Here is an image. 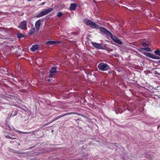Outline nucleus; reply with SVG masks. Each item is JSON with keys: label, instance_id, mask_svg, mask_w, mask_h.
I'll use <instances>...</instances> for the list:
<instances>
[{"label": "nucleus", "instance_id": "31", "mask_svg": "<svg viewBox=\"0 0 160 160\" xmlns=\"http://www.w3.org/2000/svg\"><path fill=\"white\" fill-rule=\"evenodd\" d=\"M158 128H160V125L159 126H158Z\"/></svg>", "mask_w": 160, "mask_h": 160}, {"label": "nucleus", "instance_id": "29", "mask_svg": "<svg viewBox=\"0 0 160 160\" xmlns=\"http://www.w3.org/2000/svg\"><path fill=\"white\" fill-rule=\"evenodd\" d=\"M16 139V138H11L12 139Z\"/></svg>", "mask_w": 160, "mask_h": 160}, {"label": "nucleus", "instance_id": "15", "mask_svg": "<svg viewBox=\"0 0 160 160\" xmlns=\"http://www.w3.org/2000/svg\"><path fill=\"white\" fill-rule=\"evenodd\" d=\"M141 49H143L144 50H145L147 51L148 52H151L152 51L151 49L147 47H145L143 48H142L140 49L139 51H140Z\"/></svg>", "mask_w": 160, "mask_h": 160}, {"label": "nucleus", "instance_id": "28", "mask_svg": "<svg viewBox=\"0 0 160 160\" xmlns=\"http://www.w3.org/2000/svg\"><path fill=\"white\" fill-rule=\"evenodd\" d=\"M21 133H22V134H25L28 133L27 132H21Z\"/></svg>", "mask_w": 160, "mask_h": 160}, {"label": "nucleus", "instance_id": "26", "mask_svg": "<svg viewBox=\"0 0 160 160\" xmlns=\"http://www.w3.org/2000/svg\"><path fill=\"white\" fill-rule=\"evenodd\" d=\"M6 138H9V139H11L12 138V137H10L9 136H5Z\"/></svg>", "mask_w": 160, "mask_h": 160}, {"label": "nucleus", "instance_id": "11", "mask_svg": "<svg viewBox=\"0 0 160 160\" xmlns=\"http://www.w3.org/2000/svg\"><path fill=\"white\" fill-rule=\"evenodd\" d=\"M56 43H58V42L53 41H48L46 42V44L48 46L50 45H53Z\"/></svg>", "mask_w": 160, "mask_h": 160}, {"label": "nucleus", "instance_id": "12", "mask_svg": "<svg viewBox=\"0 0 160 160\" xmlns=\"http://www.w3.org/2000/svg\"><path fill=\"white\" fill-rule=\"evenodd\" d=\"M115 112L116 113L118 114V113H122L123 112V110L121 109H120V107H119L118 108L115 109Z\"/></svg>", "mask_w": 160, "mask_h": 160}, {"label": "nucleus", "instance_id": "27", "mask_svg": "<svg viewBox=\"0 0 160 160\" xmlns=\"http://www.w3.org/2000/svg\"><path fill=\"white\" fill-rule=\"evenodd\" d=\"M17 114V111H15L14 114L13 115V116H14L16 115Z\"/></svg>", "mask_w": 160, "mask_h": 160}, {"label": "nucleus", "instance_id": "2", "mask_svg": "<svg viewBox=\"0 0 160 160\" xmlns=\"http://www.w3.org/2000/svg\"><path fill=\"white\" fill-rule=\"evenodd\" d=\"M99 70L102 71H105L110 69L109 66L106 63L102 62L100 63L98 65Z\"/></svg>", "mask_w": 160, "mask_h": 160}, {"label": "nucleus", "instance_id": "33", "mask_svg": "<svg viewBox=\"0 0 160 160\" xmlns=\"http://www.w3.org/2000/svg\"><path fill=\"white\" fill-rule=\"evenodd\" d=\"M128 110L129 111V110L128 108Z\"/></svg>", "mask_w": 160, "mask_h": 160}, {"label": "nucleus", "instance_id": "9", "mask_svg": "<svg viewBox=\"0 0 160 160\" xmlns=\"http://www.w3.org/2000/svg\"><path fill=\"white\" fill-rule=\"evenodd\" d=\"M39 48V47L38 45H33L31 48L30 50L34 52L36 50L38 49Z\"/></svg>", "mask_w": 160, "mask_h": 160}, {"label": "nucleus", "instance_id": "22", "mask_svg": "<svg viewBox=\"0 0 160 160\" xmlns=\"http://www.w3.org/2000/svg\"><path fill=\"white\" fill-rule=\"evenodd\" d=\"M6 126L7 128H8V129L9 130H11V127L9 126L8 124V123H6Z\"/></svg>", "mask_w": 160, "mask_h": 160}, {"label": "nucleus", "instance_id": "20", "mask_svg": "<svg viewBox=\"0 0 160 160\" xmlns=\"http://www.w3.org/2000/svg\"><path fill=\"white\" fill-rule=\"evenodd\" d=\"M142 46L144 47V48H145V47H148V44L147 43H145V42H142Z\"/></svg>", "mask_w": 160, "mask_h": 160}, {"label": "nucleus", "instance_id": "5", "mask_svg": "<svg viewBox=\"0 0 160 160\" xmlns=\"http://www.w3.org/2000/svg\"><path fill=\"white\" fill-rule=\"evenodd\" d=\"M74 113V112H69V113H66L62 114L61 115H60L59 116H58L55 118L53 119H52V120L50 121L49 122H48V124H46V125H48V124H50V123H52L53 122L55 121L56 120L59 119V118H61V117H63L64 116H65L67 115L73 114Z\"/></svg>", "mask_w": 160, "mask_h": 160}, {"label": "nucleus", "instance_id": "8", "mask_svg": "<svg viewBox=\"0 0 160 160\" xmlns=\"http://www.w3.org/2000/svg\"><path fill=\"white\" fill-rule=\"evenodd\" d=\"M41 20H39L37 21L35 23V27L37 31H38L39 29L40 26L41 24Z\"/></svg>", "mask_w": 160, "mask_h": 160}, {"label": "nucleus", "instance_id": "1", "mask_svg": "<svg viewBox=\"0 0 160 160\" xmlns=\"http://www.w3.org/2000/svg\"><path fill=\"white\" fill-rule=\"evenodd\" d=\"M84 23L89 26L92 28L99 29L102 32L101 33L102 34L104 33V34L108 35L110 37L112 35L111 32L107 29L104 27H99L94 22L88 18L84 19Z\"/></svg>", "mask_w": 160, "mask_h": 160}, {"label": "nucleus", "instance_id": "25", "mask_svg": "<svg viewBox=\"0 0 160 160\" xmlns=\"http://www.w3.org/2000/svg\"><path fill=\"white\" fill-rule=\"evenodd\" d=\"M53 73H50L49 75V77L50 78H52L53 77Z\"/></svg>", "mask_w": 160, "mask_h": 160}, {"label": "nucleus", "instance_id": "18", "mask_svg": "<svg viewBox=\"0 0 160 160\" xmlns=\"http://www.w3.org/2000/svg\"><path fill=\"white\" fill-rule=\"evenodd\" d=\"M154 52L156 54L160 56V50H157L154 51Z\"/></svg>", "mask_w": 160, "mask_h": 160}, {"label": "nucleus", "instance_id": "17", "mask_svg": "<svg viewBox=\"0 0 160 160\" xmlns=\"http://www.w3.org/2000/svg\"><path fill=\"white\" fill-rule=\"evenodd\" d=\"M17 36L19 38H20L24 37V35L21 33H18L17 34Z\"/></svg>", "mask_w": 160, "mask_h": 160}, {"label": "nucleus", "instance_id": "14", "mask_svg": "<svg viewBox=\"0 0 160 160\" xmlns=\"http://www.w3.org/2000/svg\"><path fill=\"white\" fill-rule=\"evenodd\" d=\"M56 70H57L56 68L55 67H53L51 69V70H50V72L51 73L54 74L56 72Z\"/></svg>", "mask_w": 160, "mask_h": 160}, {"label": "nucleus", "instance_id": "13", "mask_svg": "<svg viewBox=\"0 0 160 160\" xmlns=\"http://www.w3.org/2000/svg\"><path fill=\"white\" fill-rule=\"evenodd\" d=\"M143 54L147 56L150 58H152L153 54H152L151 53H149L147 52H144L143 53Z\"/></svg>", "mask_w": 160, "mask_h": 160}, {"label": "nucleus", "instance_id": "32", "mask_svg": "<svg viewBox=\"0 0 160 160\" xmlns=\"http://www.w3.org/2000/svg\"><path fill=\"white\" fill-rule=\"evenodd\" d=\"M28 1H32V0H27Z\"/></svg>", "mask_w": 160, "mask_h": 160}, {"label": "nucleus", "instance_id": "21", "mask_svg": "<svg viewBox=\"0 0 160 160\" xmlns=\"http://www.w3.org/2000/svg\"><path fill=\"white\" fill-rule=\"evenodd\" d=\"M63 15V13H62V12H58V14L57 15V16L60 17H61L62 15Z\"/></svg>", "mask_w": 160, "mask_h": 160}, {"label": "nucleus", "instance_id": "6", "mask_svg": "<svg viewBox=\"0 0 160 160\" xmlns=\"http://www.w3.org/2000/svg\"><path fill=\"white\" fill-rule=\"evenodd\" d=\"M27 23L26 21H23L19 24L18 28L22 30H26L27 28Z\"/></svg>", "mask_w": 160, "mask_h": 160}, {"label": "nucleus", "instance_id": "19", "mask_svg": "<svg viewBox=\"0 0 160 160\" xmlns=\"http://www.w3.org/2000/svg\"><path fill=\"white\" fill-rule=\"evenodd\" d=\"M152 58L156 59H160V57L157 56L153 54Z\"/></svg>", "mask_w": 160, "mask_h": 160}, {"label": "nucleus", "instance_id": "24", "mask_svg": "<svg viewBox=\"0 0 160 160\" xmlns=\"http://www.w3.org/2000/svg\"><path fill=\"white\" fill-rule=\"evenodd\" d=\"M154 74L155 75H158L160 76V73L156 71H154Z\"/></svg>", "mask_w": 160, "mask_h": 160}, {"label": "nucleus", "instance_id": "3", "mask_svg": "<svg viewBox=\"0 0 160 160\" xmlns=\"http://www.w3.org/2000/svg\"><path fill=\"white\" fill-rule=\"evenodd\" d=\"M53 10L52 8H50L48 9H44L43 11H42L37 16V17L40 18L44 15H45L49 12H51Z\"/></svg>", "mask_w": 160, "mask_h": 160}, {"label": "nucleus", "instance_id": "10", "mask_svg": "<svg viewBox=\"0 0 160 160\" xmlns=\"http://www.w3.org/2000/svg\"><path fill=\"white\" fill-rule=\"evenodd\" d=\"M77 7V5L74 3H72L69 7L71 11L74 10Z\"/></svg>", "mask_w": 160, "mask_h": 160}, {"label": "nucleus", "instance_id": "34", "mask_svg": "<svg viewBox=\"0 0 160 160\" xmlns=\"http://www.w3.org/2000/svg\"><path fill=\"white\" fill-rule=\"evenodd\" d=\"M145 0V1L146 0Z\"/></svg>", "mask_w": 160, "mask_h": 160}, {"label": "nucleus", "instance_id": "30", "mask_svg": "<svg viewBox=\"0 0 160 160\" xmlns=\"http://www.w3.org/2000/svg\"><path fill=\"white\" fill-rule=\"evenodd\" d=\"M158 62H157V63H160V60H159L158 61Z\"/></svg>", "mask_w": 160, "mask_h": 160}, {"label": "nucleus", "instance_id": "4", "mask_svg": "<svg viewBox=\"0 0 160 160\" xmlns=\"http://www.w3.org/2000/svg\"><path fill=\"white\" fill-rule=\"evenodd\" d=\"M91 43L93 46L98 49L103 50L105 49V45H103L102 44L99 43L94 42H91Z\"/></svg>", "mask_w": 160, "mask_h": 160}, {"label": "nucleus", "instance_id": "23", "mask_svg": "<svg viewBox=\"0 0 160 160\" xmlns=\"http://www.w3.org/2000/svg\"><path fill=\"white\" fill-rule=\"evenodd\" d=\"M120 109L122 110H123V111L125 110V107L122 106L120 107Z\"/></svg>", "mask_w": 160, "mask_h": 160}, {"label": "nucleus", "instance_id": "16", "mask_svg": "<svg viewBox=\"0 0 160 160\" xmlns=\"http://www.w3.org/2000/svg\"><path fill=\"white\" fill-rule=\"evenodd\" d=\"M36 31V29L35 28H31V29L30 30L29 34L30 35L32 34H33L34 32H35Z\"/></svg>", "mask_w": 160, "mask_h": 160}, {"label": "nucleus", "instance_id": "7", "mask_svg": "<svg viewBox=\"0 0 160 160\" xmlns=\"http://www.w3.org/2000/svg\"><path fill=\"white\" fill-rule=\"evenodd\" d=\"M110 37L116 43L120 45H122V42L119 39L115 36H113L112 34Z\"/></svg>", "mask_w": 160, "mask_h": 160}]
</instances>
